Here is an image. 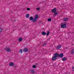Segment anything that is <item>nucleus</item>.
<instances>
[{"label": "nucleus", "instance_id": "1", "mask_svg": "<svg viewBox=\"0 0 74 74\" xmlns=\"http://www.w3.org/2000/svg\"><path fill=\"white\" fill-rule=\"evenodd\" d=\"M54 56H55L53 57L52 58V59L53 60H56V58L58 57L59 56V55L58 54L56 53L54 54Z\"/></svg>", "mask_w": 74, "mask_h": 74}, {"label": "nucleus", "instance_id": "2", "mask_svg": "<svg viewBox=\"0 0 74 74\" xmlns=\"http://www.w3.org/2000/svg\"><path fill=\"white\" fill-rule=\"evenodd\" d=\"M66 27V24L64 23H62L61 24V27L62 28H65Z\"/></svg>", "mask_w": 74, "mask_h": 74}, {"label": "nucleus", "instance_id": "3", "mask_svg": "<svg viewBox=\"0 0 74 74\" xmlns=\"http://www.w3.org/2000/svg\"><path fill=\"white\" fill-rule=\"evenodd\" d=\"M56 8H54L52 10L51 12H52L54 13V12H56Z\"/></svg>", "mask_w": 74, "mask_h": 74}, {"label": "nucleus", "instance_id": "4", "mask_svg": "<svg viewBox=\"0 0 74 74\" xmlns=\"http://www.w3.org/2000/svg\"><path fill=\"white\" fill-rule=\"evenodd\" d=\"M61 48V45H59L56 47V49H60V48Z\"/></svg>", "mask_w": 74, "mask_h": 74}, {"label": "nucleus", "instance_id": "5", "mask_svg": "<svg viewBox=\"0 0 74 74\" xmlns=\"http://www.w3.org/2000/svg\"><path fill=\"white\" fill-rule=\"evenodd\" d=\"M59 56H60V58H62L63 56V54L61 53L59 55Z\"/></svg>", "mask_w": 74, "mask_h": 74}, {"label": "nucleus", "instance_id": "6", "mask_svg": "<svg viewBox=\"0 0 74 74\" xmlns=\"http://www.w3.org/2000/svg\"><path fill=\"white\" fill-rule=\"evenodd\" d=\"M38 15H35V16L34 18L35 19H38Z\"/></svg>", "mask_w": 74, "mask_h": 74}, {"label": "nucleus", "instance_id": "7", "mask_svg": "<svg viewBox=\"0 0 74 74\" xmlns=\"http://www.w3.org/2000/svg\"><path fill=\"white\" fill-rule=\"evenodd\" d=\"M67 60V58L66 57H64L62 58L63 61H65V60Z\"/></svg>", "mask_w": 74, "mask_h": 74}, {"label": "nucleus", "instance_id": "8", "mask_svg": "<svg viewBox=\"0 0 74 74\" xmlns=\"http://www.w3.org/2000/svg\"><path fill=\"white\" fill-rule=\"evenodd\" d=\"M37 19L34 18L33 19V20L32 21H33V22H37Z\"/></svg>", "mask_w": 74, "mask_h": 74}, {"label": "nucleus", "instance_id": "9", "mask_svg": "<svg viewBox=\"0 0 74 74\" xmlns=\"http://www.w3.org/2000/svg\"><path fill=\"white\" fill-rule=\"evenodd\" d=\"M30 21H33V17H30L29 18Z\"/></svg>", "mask_w": 74, "mask_h": 74}, {"label": "nucleus", "instance_id": "10", "mask_svg": "<svg viewBox=\"0 0 74 74\" xmlns=\"http://www.w3.org/2000/svg\"><path fill=\"white\" fill-rule=\"evenodd\" d=\"M42 34L43 35H46V33L45 32H43L42 33Z\"/></svg>", "mask_w": 74, "mask_h": 74}, {"label": "nucleus", "instance_id": "11", "mask_svg": "<svg viewBox=\"0 0 74 74\" xmlns=\"http://www.w3.org/2000/svg\"><path fill=\"white\" fill-rule=\"evenodd\" d=\"M23 51L24 52H27V49L25 48L23 50Z\"/></svg>", "mask_w": 74, "mask_h": 74}, {"label": "nucleus", "instance_id": "12", "mask_svg": "<svg viewBox=\"0 0 74 74\" xmlns=\"http://www.w3.org/2000/svg\"><path fill=\"white\" fill-rule=\"evenodd\" d=\"M64 21H68V18H64Z\"/></svg>", "mask_w": 74, "mask_h": 74}, {"label": "nucleus", "instance_id": "13", "mask_svg": "<svg viewBox=\"0 0 74 74\" xmlns=\"http://www.w3.org/2000/svg\"><path fill=\"white\" fill-rule=\"evenodd\" d=\"M25 16L26 18H29V14H26Z\"/></svg>", "mask_w": 74, "mask_h": 74}, {"label": "nucleus", "instance_id": "14", "mask_svg": "<svg viewBox=\"0 0 74 74\" xmlns=\"http://www.w3.org/2000/svg\"><path fill=\"white\" fill-rule=\"evenodd\" d=\"M14 64L12 62H11V63H10V64H9V65L10 66H13Z\"/></svg>", "mask_w": 74, "mask_h": 74}, {"label": "nucleus", "instance_id": "15", "mask_svg": "<svg viewBox=\"0 0 74 74\" xmlns=\"http://www.w3.org/2000/svg\"><path fill=\"white\" fill-rule=\"evenodd\" d=\"M71 53H74V49L71 51Z\"/></svg>", "mask_w": 74, "mask_h": 74}, {"label": "nucleus", "instance_id": "16", "mask_svg": "<svg viewBox=\"0 0 74 74\" xmlns=\"http://www.w3.org/2000/svg\"><path fill=\"white\" fill-rule=\"evenodd\" d=\"M49 33H50V32L49 31H48L47 34V36H48L49 34Z\"/></svg>", "mask_w": 74, "mask_h": 74}, {"label": "nucleus", "instance_id": "17", "mask_svg": "<svg viewBox=\"0 0 74 74\" xmlns=\"http://www.w3.org/2000/svg\"><path fill=\"white\" fill-rule=\"evenodd\" d=\"M6 50L7 51H8V52H10V51H11V50L8 48L6 49Z\"/></svg>", "mask_w": 74, "mask_h": 74}, {"label": "nucleus", "instance_id": "18", "mask_svg": "<svg viewBox=\"0 0 74 74\" xmlns=\"http://www.w3.org/2000/svg\"><path fill=\"white\" fill-rule=\"evenodd\" d=\"M22 38H18V41H22Z\"/></svg>", "mask_w": 74, "mask_h": 74}, {"label": "nucleus", "instance_id": "19", "mask_svg": "<svg viewBox=\"0 0 74 74\" xmlns=\"http://www.w3.org/2000/svg\"><path fill=\"white\" fill-rule=\"evenodd\" d=\"M47 21H48V22H50V21H52V20L51 19V18H49L47 20Z\"/></svg>", "mask_w": 74, "mask_h": 74}, {"label": "nucleus", "instance_id": "20", "mask_svg": "<svg viewBox=\"0 0 74 74\" xmlns=\"http://www.w3.org/2000/svg\"><path fill=\"white\" fill-rule=\"evenodd\" d=\"M31 72L32 73H34V71L33 70H31Z\"/></svg>", "mask_w": 74, "mask_h": 74}, {"label": "nucleus", "instance_id": "21", "mask_svg": "<svg viewBox=\"0 0 74 74\" xmlns=\"http://www.w3.org/2000/svg\"><path fill=\"white\" fill-rule=\"evenodd\" d=\"M36 9L37 11H39V10H40V8H36Z\"/></svg>", "mask_w": 74, "mask_h": 74}, {"label": "nucleus", "instance_id": "22", "mask_svg": "<svg viewBox=\"0 0 74 74\" xmlns=\"http://www.w3.org/2000/svg\"><path fill=\"white\" fill-rule=\"evenodd\" d=\"M30 8H27V11H30Z\"/></svg>", "mask_w": 74, "mask_h": 74}, {"label": "nucleus", "instance_id": "23", "mask_svg": "<svg viewBox=\"0 0 74 74\" xmlns=\"http://www.w3.org/2000/svg\"><path fill=\"white\" fill-rule=\"evenodd\" d=\"M58 15V13L57 12H56L54 14V16H56V15Z\"/></svg>", "mask_w": 74, "mask_h": 74}, {"label": "nucleus", "instance_id": "24", "mask_svg": "<svg viewBox=\"0 0 74 74\" xmlns=\"http://www.w3.org/2000/svg\"><path fill=\"white\" fill-rule=\"evenodd\" d=\"M19 52L20 53H22V50H20L19 51Z\"/></svg>", "mask_w": 74, "mask_h": 74}, {"label": "nucleus", "instance_id": "25", "mask_svg": "<svg viewBox=\"0 0 74 74\" xmlns=\"http://www.w3.org/2000/svg\"><path fill=\"white\" fill-rule=\"evenodd\" d=\"M33 68H36V66L35 65H34L32 66Z\"/></svg>", "mask_w": 74, "mask_h": 74}, {"label": "nucleus", "instance_id": "26", "mask_svg": "<svg viewBox=\"0 0 74 74\" xmlns=\"http://www.w3.org/2000/svg\"><path fill=\"white\" fill-rule=\"evenodd\" d=\"M2 31V29H1V27H0V32H1Z\"/></svg>", "mask_w": 74, "mask_h": 74}, {"label": "nucleus", "instance_id": "27", "mask_svg": "<svg viewBox=\"0 0 74 74\" xmlns=\"http://www.w3.org/2000/svg\"><path fill=\"white\" fill-rule=\"evenodd\" d=\"M72 70H73V71H74V66L73 67V68H72Z\"/></svg>", "mask_w": 74, "mask_h": 74}, {"label": "nucleus", "instance_id": "28", "mask_svg": "<svg viewBox=\"0 0 74 74\" xmlns=\"http://www.w3.org/2000/svg\"><path fill=\"white\" fill-rule=\"evenodd\" d=\"M47 45V44L46 43H45L44 44V45H43V46L44 47V45Z\"/></svg>", "mask_w": 74, "mask_h": 74}]
</instances>
